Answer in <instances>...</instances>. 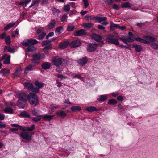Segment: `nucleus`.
I'll return each mask as SVG.
<instances>
[{
  "mask_svg": "<svg viewBox=\"0 0 158 158\" xmlns=\"http://www.w3.org/2000/svg\"><path fill=\"white\" fill-rule=\"evenodd\" d=\"M106 40L108 43L112 44L115 46H118L119 44V42L118 39L124 43L126 41L128 42H132L134 41V40L130 37L122 35L121 37H118V35H117L114 37V36L112 34H107L106 36Z\"/></svg>",
  "mask_w": 158,
  "mask_h": 158,
  "instance_id": "nucleus-1",
  "label": "nucleus"
},
{
  "mask_svg": "<svg viewBox=\"0 0 158 158\" xmlns=\"http://www.w3.org/2000/svg\"><path fill=\"white\" fill-rule=\"evenodd\" d=\"M106 40L108 43L112 44L115 46H118L119 44V42L118 39L124 43L126 41L128 42H132L134 41V40L130 37L122 35L121 37H118V35H117L114 37V36L112 34H107L106 36Z\"/></svg>",
  "mask_w": 158,
  "mask_h": 158,
  "instance_id": "nucleus-2",
  "label": "nucleus"
},
{
  "mask_svg": "<svg viewBox=\"0 0 158 158\" xmlns=\"http://www.w3.org/2000/svg\"><path fill=\"white\" fill-rule=\"evenodd\" d=\"M28 94L26 93H20L18 94L19 100L17 102V105L19 108L24 109L26 104Z\"/></svg>",
  "mask_w": 158,
  "mask_h": 158,
  "instance_id": "nucleus-3",
  "label": "nucleus"
},
{
  "mask_svg": "<svg viewBox=\"0 0 158 158\" xmlns=\"http://www.w3.org/2000/svg\"><path fill=\"white\" fill-rule=\"evenodd\" d=\"M27 100L31 105L35 106L37 105L39 102L37 96L34 93H30Z\"/></svg>",
  "mask_w": 158,
  "mask_h": 158,
  "instance_id": "nucleus-4",
  "label": "nucleus"
},
{
  "mask_svg": "<svg viewBox=\"0 0 158 158\" xmlns=\"http://www.w3.org/2000/svg\"><path fill=\"white\" fill-rule=\"evenodd\" d=\"M67 62L66 60L58 56L55 57L52 59L53 64L56 67H59L63 63L66 64Z\"/></svg>",
  "mask_w": 158,
  "mask_h": 158,
  "instance_id": "nucleus-5",
  "label": "nucleus"
},
{
  "mask_svg": "<svg viewBox=\"0 0 158 158\" xmlns=\"http://www.w3.org/2000/svg\"><path fill=\"white\" fill-rule=\"evenodd\" d=\"M98 46V44L96 42L89 43L86 47L87 51L89 52H94L97 49Z\"/></svg>",
  "mask_w": 158,
  "mask_h": 158,
  "instance_id": "nucleus-6",
  "label": "nucleus"
},
{
  "mask_svg": "<svg viewBox=\"0 0 158 158\" xmlns=\"http://www.w3.org/2000/svg\"><path fill=\"white\" fill-rule=\"evenodd\" d=\"M38 41L35 39H29L26 40H24L21 42V44L23 46H27L29 45H33L37 44Z\"/></svg>",
  "mask_w": 158,
  "mask_h": 158,
  "instance_id": "nucleus-7",
  "label": "nucleus"
},
{
  "mask_svg": "<svg viewBox=\"0 0 158 158\" xmlns=\"http://www.w3.org/2000/svg\"><path fill=\"white\" fill-rule=\"evenodd\" d=\"M126 28L125 26H121L118 24H115L111 22L110 26V29L111 30L115 29H119L122 30H123Z\"/></svg>",
  "mask_w": 158,
  "mask_h": 158,
  "instance_id": "nucleus-8",
  "label": "nucleus"
},
{
  "mask_svg": "<svg viewBox=\"0 0 158 158\" xmlns=\"http://www.w3.org/2000/svg\"><path fill=\"white\" fill-rule=\"evenodd\" d=\"M88 62V59L86 56L83 57L77 61L79 65L83 66L85 65Z\"/></svg>",
  "mask_w": 158,
  "mask_h": 158,
  "instance_id": "nucleus-9",
  "label": "nucleus"
},
{
  "mask_svg": "<svg viewBox=\"0 0 158 158\" xmlns=\"http://www.w3.org/2000/svg\"><path fill=\"white\" fill-rule=\"evenodd\" d=\"M31 56L33 58L39 60L41 59H45V56L44 53H39L33 54Z\"/></svg>",
  "mask_w": 158,
  "mask_h": 158,
  "instance_id": "nucleus-10",
  "label": "nucleus"
},
{
  "mask_svg": "<svg viewBox=\"0 0 158 158\" xmlns=\"http://www.w3.org/2000/svg\"><path fill=\"white\" fill-rule=\"evenodd\" d=\"M86 34V31L83 29H81L75 32L74 35L76 36H83Z\"/></svg>",
  "mask_w": 158,
  "mask_h": 158,
  "instance_id": "nucleus-11",
  "label": "nucleus"
},
{
  "mask_svg": "<svg viewBox=\"0 0 158 158\" xmlns=\"http://www.w3.org/2000/svg\"><path fill=\"white\" fill-rule=\"evenodd\" d=\"M91 38L97 42H99L102 40L101 36L98 34L93 33L90 35Z\"/></svg>",
  "mask_w": 158,
  "mask_h": 158,
  "instance_id": "nucleus-12",
  "label": "nucleus"
},
{
  "mask_svg": "<svg viewBox=\"0 0 158 158\" xmlns=\"http://www.w3.org/2000/svg\"><path fill=\"white\" fill-rule=\"evenodd\" d=\"M24 86L25 87L27 88L29 90L35 93L34 90L35 87L33 86V84L28 82H26L24 83Z\"/></svg>",
  "mask_w": 158,
  "mask_h": 158,
  "instance_id": "nucleus-13",
  "label": "nucleus"
},
{
  "mask_svg": "<svg viewBox=\"0 0 158 158\" xmlns=\"http://www.w3.org/2000/svg\"><path fill=\"white\" fill-rule=\"evenodd\" d=\"M34 84L37 86L36 87H35V89H34L35 93H38L39 90V89L43 87L44 84L37 81H35Z\"/></svg>",
  "mask_w": 158,
  "mask_h": 158,
  "instance_id": "nucleus-14",
  "label": "nucleus"
},
{
  "mask_svg": "<svg viewBox=\"0 0 158 158\" xmlns=\"http://www.w3.org/2000/svg\"><path fill=\"white\" fill-rule=\"evenodd\" d=\"M20 136L22 138L27 140H31L32 139L31 136L29 135L26 132H21Z\"/></svg>",
  "mask_w": 158,
  "mask_h": 158,
  "instance_id": "nucleus-15",
  "label": "nucleus"
},
{
  "mask_svg": "<svg viewBox=\"0 0 158 158\" xmlns=\"http://www.w3.org/2000/svg\"><path fill=\"white\" fill-rule=\"evenodd\" d=\"M56 24V21L54 20H53L47 26V30H49L53 28L55 26Z\"/></svg>",
  "mask_w": 158,
  "mask_h": 158,
  "instance_id": "nucleus-16",
  "label": "nucleus"
},
{
  "mask_svg": "<svg viewBox=\"0 0 158 158\" xmlns=\"http://www.w3.org/2000/svg\"><path fill=\"white\" fill-rule=\"evenodd\" d=\"M70 44L72 47L75 48L80 46L81 44V42L80 41L75 40L72 41Z\"/></svg>",
  "mask_w": 158,
  "mask_h": 158,
  "instance_id": "nucleus-17",
  "label": "nucleus"
},
{
  "mask_svg": "<svg viewBox=\"0 0 158 158\" xmlns=\"http://www.w3.org/2000/svg\"><path fill=\"white\" fill-rule=\"evenodd\" d=\"M20 117L29 118L31 117L30 114L26 111L21 112L19 115Z\"/></svg>",
  "mask_w": 158,
  "mask_h": 158,
  "instance_id": "nucleus-18",
  "label": "nucleus"
},
{
  "mask_svg": "<svg viewBox=\"0 0 158 158\" xmlns=\"http://www.w3.org/2000/svg\"><path fill=\"white\" fill-rule=\"evenodd\" d=\"M26 46L27 47L26 50L28 52H35L37 50V48L32 45H29Z\"/></svg>",
  "mask_w": 158,
  "mask_h": 158,
  "instance_id": "nucleus-19",
  "label": "nucleus"
},
{
  "mask_svg": "<svg viewBox=\"0 0 158 158\" xmlns=\"http://www.w3.org/2000/svg\"><path fill=\"white\" fill-rule=\"evenodd\" d=\"M69 42L68 41H64L63 42H61L59 43V48L61 49H63L67 47Z\"/></svg>",
  "mask_w": 158,
  "mask_h": 158,
  "instance_id": "nucleus-20",
  "label": "nucleus"
},
{
  "mask_svg": "<svg viewBox=\"0 0 158 158\" xmlns=\"http://www.w3.org/2000/svg\"><path fill=\"white\" fill-rule=\"evenodd\" d=\"M35 128V125L33 124L30 127H25L24 128H22V131H32Z\"/></svg>",
  "mask_w": 158,
  "mask_h": 158,
  "instance_id": "nucleus-21",
  "label": "nucleus"
},
{
  "mask_svg": "<svg viewBox=\"0 0 158 158\" xmlns=\"http://www.w3.org/2000/svg\"><path fill=\"white\" fill-rule=\"evenodd\" d=\"M132 47L134 48L135 51L137 52H140L142 49L143 48L141 45L134 44L132 45Z\"/></svg>",
  "mask_w": 158,
  "mask_h": 158,
  "instance_id": "nucleus-22",
  "label": "nucleus"
},
{
  "mask_svg": "<svg viewBox=\"0 0 158 158\" xmlns=\"http://www.w3.org/2000/svg\"><path fill=\"white\" fill-rule=\"evenodd\" d=\"M52 49V46L51 45L45 47L43 49V51L45 54L48 53Z\"/></svg>",
  "mask_w": 158,
  "mask_h": 158,
  "instance_id": "nucleus-23",
  "label": "nucleus"
},
{
  "mask_svg": "<svg viewBox=\"0 0 158 158\" xmlns=\"http://www.w3.org/2000/svg\"><path fill=\"white\" fill-rule=\"evenodd\" d=\"M51 66V63L48 62L44 63L41 65L42 68L45 70L49 69Z\"/></svg>",
  "mask_w": 158,
  "mask_h": 158,
  "instance_id": "nucleus-24",
  "label": "nucleus"
},
{
  "mask_svg": "<svg viewBox=\"0 0 158 158\" xmlns=\"http://www.w3.org/2000/svg\"><path fill=\"white\" fill-rule=\"evenodd\" d=\"M15 24V22H12L9 24H7L6 26L4 27V29L6 31H8L11 27H13Z\"/></svg>",
  "mask_w": 158,
  "mask_h": 158,
  "instance_id": "nucleus-25",
  "label": "nucleus"
},
{
  "mask_svg": "<svg viewBox=\"0 0 158 158\" xmlns=\"http://www.w3.org/2000/svg\"><path fill=\"white\" fill-rule=\"evenodd\" d=\"M10 73V70L6 68H3L0 71V73L2 74L4 76H6Z\"/></svg>",
  "mask_w": 158,
  "mask_h": 158,
  "instance_id": "nucleus-26",
  "label": "nucleus"
},
{
  "mask_svg": "<svg viewBox=\"0 0 158 158\" xmlns=\"http://www.w3.org/2000/svg\"><path fill=\"white\" fill-rule=\"evenodd\" d=\"M64 29L61 26H60L57 27L55 30V33L57 35H59L61 33V31H63Z\"/></svg>",
  "mask_w": 158,
  "mask_h": 158,
  "instance_id": "nucleus-27",
  "label": "nucleus"
},
{
  "mask_svg": "<svg viewBox=\"0 0 158 158\" xmlns=\"http://www.w3.org/2000/svg\"><path fill=\"white\" fill-rule=\"evenodd\" d=\"M22 69H16L15 73H13V76L14 77H19L21 74Z\"/></svg>",
  "mask_w": 158,
  "mask_h": 158,
  "instance_id": "nucleus-28",
  "label": "nucleus"
},
{
  "mask_svg": "<svg viewBox=\"0 0 158 158\" xmlns=\"http://www.w3.org/2000/svg\"><path fill=\"white\" fill-rule=\"evenodd\" d=\"M56 114L58 116L61 117L65 116L66 115V114L63 110H60L58 112H56Z\"/></svg>",
  "mask_w": 158,
  "mask_h": 158,
  "instance_id": "nucleus-29",
  "label": "nucleus"
},
{
  "mask_svg": "<svg viewBox=\"0 0 158 158\" xmlns=\"http://www.w3.org/2000/svg\"><path fill=\"white\" fill-rule=\"evenodd\" d=\"M81 109V107L77 106H73L71 108V110L73 112L79 111Z\"/></svg>",
  "mask_w": 158,
  "mask_h": 158,
  "instance_id": "nucleus-30",
  "label": "nucleus"
},
{
  "mask_svg": "<svg viewBox=\"0 0 158 158\" xmlns=\"http://www.w3.org/2000/svg\"><path fill=\"white\" fill-rule=\"evenodd\" d=\"M39 111L38 110H36L35 109H33L32 111V115L36 117H41V115L39 114Z\"/></svg>",
  "mask_w": 158,
  "mask_h": 158,
  "instance_id": "nucleus-31",
  "label": "nucleus"
},
{
  "mask_svg": "<svg viewBox=\"0 0 158 158\" xmlns=\"http://www.w3.org/2000/svg\"><path fill=\"white\" fill-rule=\"evenodd\" d=\"M5 113L7 114H12L13 113V110L9 107H6L4 109Z\"/></svg>",
  "mask_w": 158,
  "mask_h": 158,
  "instance_id": "nucleus-32",
  "label": "nucleus"
},
{
  "mask_svg": "<svg viewBox=\"0 0 158 158\" xmlns=\"http://www.w3.org/2000/svg\"><path fill=\"white\" fill-rule=\"evenodd\" d=\"M10 56L7 55V56L4 59L3 63L4 64H9L10 63Z\"/></svg>",
  "mask_w": 158,
  "mask_h": 158,
  "instance_id": "nucleus-33",
  "label": "nucleus"
},
{
  "mask_svg": "<svg viewBox=\"0 0 158 158\" xmlns=\"http://www.w3.org/2000/svg\"><path fill=\"white\" fill-rule=\"evenodd\" d=\"M107 98V97L106 95H101L99 96V98L97 100L99 102H103Z\"/></svg>",
  "mask_w": 158,
  "mask_h": 158,
  "instance_id": "nucleus-34",
  "label": "nucleus"
},
{
  "mask_svg": "<svg viewBox=\"0 0 158 158\" xmlns=\"http://www.w3.org/2000/svg\"><path fill=\"white\" fill-rule=\"evenodd\" d=\"M52 13L54 15H58L60 12V11L58 9L53 7L52 8Z\"/></svg>",
  "mask_w": 158,
  "mask_h": 158,
  "instance_id": "nucleus-35",
  "label": "nucleus"
},
{
  "mask_svg": "<svg viewBox=\"0 0 158 158\" xmlns=\"http://www.w3.org/2000/svg\"><path fill=\"white\" fill-rule=\"evenodd\" d=\"M53 116H54L53 115H45L43 116L42 118L45 120L50 121L52 119Z\"/></svg>",
  "mask_w": 158,
  "mask_h": 158,
  "instance_id": "nucleus-36",
  "label": "nucleus"
},
{
  "mask_svg": "<svg viewBox=\"0 0 158 158\" xmlns=\"http://www.w3.org/2000/svg\"><path fill=\"white\" fill-rule=\"evenodd\" d=\"M50 45H52V44L50 43L49 40H45L43 41L41 43V45L42 46H45V47Z\"/></svg>",
  "mask_w": 158,
  "mask_h": 158,
  "instance_id": "nucleus-37",
  "label": "nucleus"
},
{
  "mask_svg": "<svg viewBox=\"0 0 158 158\" xmlns=\"http://www.w3.org/2000/svg\"><path fill=\"white\" fill-rule=\"evenodd\" d=\"M94 24L91 22L85 23L83 24V26L84 28H90L93 26Z\"/></svg>",
  "mask_w": 158,
  "mask_h": 158,
  "instance_id": "nucleus-38",
  "label": "nucleus"
},
{
  "mask_svg": "<svg viewBox=\"0 0 158 158\" xmlns=\"http://www.w3.org/2000/svg\"><path fill=\"white\" fill-rule=\"evenodd\" d=\"M95 17L96 18V19L99 22H100L103 21H106L107 20V18L106 17H98L96 16Z\"/></svg>",
  "mask_w": 158,
  "mask_h": 158,
  "instance_id": "nucleus-39",
  "label": "nucleus"
},
{
  "mask_svg": "<svg viewBox=\"0 0 158 158\" xmlns=\"http://www.w3.org/2000/svg\"><path fill=\"white\" fill-rule=\"evenodd\" d=\"M35 69V68H31L30 65H28L25 68L24 71V73L26 74L28 73V71H31L32 70Z\"/></svg>",
  "mask_w": 158,
  "mask_h": 158,
  "instance_id": "nucleus-40",
  "label": "nucleus"
},
{
  "mask_svg": "<svg viewBox=\"0 0 158 158\" xmlns=\"http://www.w3.org/2000/svg\"><path fill=\"white\" fill-rule=\"evenodd\" d=\"M121 6L122 8H130L131 6V5L130 3L128 2H125L122 4Z\"/></svg>",
  "mask_w": 158,
  "mask_h": 158,
  "instance_id": "nucleus-41",
  "label": "nucleus"
},
{
  "mask_svg": "<svg viewBox=\"0 0 158 158\" xmlns=\"http://www.w3.org/2000/svg\"><path fill=\"white\" fill-rule=\"evenodd\" d=\"M46 33L45 32H43L40 34L37 37V39L39 40H42L44 37L46 35Z\"/></svg>",
  "mask_w": 158,
  "mask_h": 158,
  "instance_id": "nucleus-42",
  "label": "nucleus"
},
{
  "mask_svg": "<svg viewBox=\"0 0 158 158\" xmlns=\"http://www.w3.org/2000/svg\"><path fill=\"white\" fill-rule=\"evenodd\" d=\"M95 110V107L94 106H89L86 108V110L89 112L94 111Z\"/></svg>",
  "mask_w": 158,
  "mask_h": 158,
  "instance_id": "nucleus-43",
  "label": "nucleus"
},
{
  "mask_svg": "<svg viewBox=\"0 0 158 158\" xmlns=\"http://www.w3.org/2000/svg\"><path fill=\"white\" fill-rule=\"evenodd\" d=\"M118 102L117 101L114 99H111L109 100L108 103L109 105H112L116 104Z\"/></svg>",
  "mask_w": 158,
  "mask_h": 158,
  "instance_id": "nucleus-44",
  "label": "nucleus"
},
{
  "mask_svg": "<svg viewBox=\"0 0 158 158\" xmlns=\"http://www.w3.org/2000/svg\"><path fill=\"white\" fill-rule=\"evenodd\" d=\"M151 47L154 49L158 50V44L155 43H152L150 44Z\"/></svg>",
  "mask_w": 158,
  "mask_h": 158,
  "instance_id": "nucleus-45",
  "label": "nucleus"
},
{
  "mask_svg": "<svg viewBox=\"0 0 158 158\" xmlns=\"http://www.w3.org/2000/svg\"><path fill=\"white\" fill-rule=\"evenodd\" d=\"M60 106L58 105L55 106L54 104H52L51 105L50 108L51 110H54L59 108Z\"/></svg>",
  "mask_w": 158,
  "mask_h": 158,
  "instance_id": "nucleus-46",
  "label": "nucleus"
},
{
  "mask_svg": "<svg viewBox=\"0 0 158 158\" xmlns=\"http://www.w3.org/2000/svg\"><path fill=\"white\" fill-rule=\"evenodd\" d=\"M11 126L12 127H15L16 128H18L19 129V130H22L23 127L20 125H19L17 124H13L11 125Z\"/></svg>",
  "mask_w": 158,
  "mask_h": 158,
  "instance_id": "nucleus-47",
  "label": "nucleus"
},
{
  "mask_svg": "<svg viewBox=\"0 0 158 158\" xmlns=\"http://www.w3.org/2000/svg\"><path fill=\"white\" fill-rule=\"evenodd\" d=\"M149 36H144L143 37V39L144 44H147L149 43Z\"/></svg>",
  "mask_w": 158,
  "mask_h": 158,
  "instance_id": "nucleus-48",
  "label": "nucleus"
},
{
  "mask_svg": "<svg viewBox=\"0 0 158 158\" xmlns=\"http://www.w3.org/2000/svg\"><path fill=\"white\" fill-rule=\"evenodd\" d=\"M69 4L64 5L63 10L66 12L69 11L70 9V7L69 6Z\"/></svg>",
  "mask_w": 158,
  "mask_h": 158,
  "instance_id": "nucleus-49",
  "label": "nucleus"
},
{
  "mask_svg": "<svg viewBox=\"0 0 158 158\" xmlns=\"http://www.w3.org/2000/svg\"><path fill=\"white\" fill-rule=\"evenodd\" d=\"M31 1V0H27L26 1H23L19 3V5L21 6L23 5H26L27 4H28Z\"/></svg>",
  "mask_w": 158,
  "mask_h": 158,
  "instance_id": "nucleus-50",
  "label": "nucleus"
},
{
  "mask_svg": "<svg viewBox=\"0 0 158 158\" xmlns=\"http://www.w3.org/2000/svg\"><path fill=\"white\" fill-rule=\"evenodd\" d=\"M134 40H135L136 41H138L139 42H140L141 43H144V42H145L144 41L143 39H142L140 37H136L134 38Z\"/></svg>",
  "mask_w": 158,
  "mask_h": 158,
  "instance_id": "nucleus-51",
  "label": "nucleus"
},
{
  "mask_svg": "<svg viewBox=\"0 0 158 158\" xmlns=\"http://www.w3.org/2000/svg\"><path fill=\"white\" fill-rule=\"evenodd\" d=\"M67 17L68 16L66 14H64L60 19V21L62 22H64Z\"/></svg>",
  "mask_w": 158,
  "mask_h": 158,
  "instance_id": "nucleus-52",
  "label": "nucleus"
},
{
  "mask_svg": "<svg viewBox=\"0 0 158 158\" xmlns=\"http://www.w3.org/2000/svg\"><path fill=\"white\" fill-rule=\"evenodd\" d=\"M104 2L107 5H110L113 2L112 0H103Z\"/></svg>",
  "mask_w": 158,
  "mask_h": 158,
  "instance_id": "nucleus-53",
  "label": "nucleus"
},
{
  "mask_svg": "<svg viewBox=\"0 0 158 158\" xmlns=\"http://www.w3.org/2000/svg\"><path fill=\"white\" fill-rule=\"evenodd\" d=\"M16 104L14 102H9L8 103H7L6 105V106H11L12 107H13L15 106Z\"/></svg>",
  "mask_w": 158,
  "mask_h": 158,
  "instance_id": "nucleus-54",
  "label": "nucleus"
},
{
  "mask_svg": "<svg viewBox=\"0 0 158 158\" xmlns=\"http://www.w3.org/2000/svg\"><path fill=\"white\" fill-rule=\"evenodd\" d=\"M5 42L7 44H9L10 43V36L6 37L5 39Z\"/></svg>",
  "mask_w": 158,
  "mask_h": 158,
  "instance_id": "nucleus-55",
  "label": "nucleus"
},
{
  "mask_svg": "<svg viewBox=\"0 0 158 158\" xmlns=\"http://www.w3.org/2000/svg\"><path fill=\"white\" fill-rule=\"evenodd\" d=\"M31 61L32 63L34 64L35 65H37L39 63V60H36L33 58L31 59Z\"/></svg>",
  "mask_w": 158,
  "mask_h": 158,
  "instance_id": "nucleus-56",
  "label": "nucleus"
},
{
  "mask_svg": "<svg viewBox=\"0 0 158 158\" xmlns=\"http://www.w3.org/2000/svg\"><path fill=\"white\" fill-rule=\"evenodd\" d=\"M149 42H156L157 41V39L151 36H149Z\"/></svg>",
  "mask_w": 158,
  "mask_h": 158,
  "instance_id": "nucleus-57",
  "label": "nucleus"
},
{
  "mask_svg": "<svg viewBox=\"0 0 158 158\" xmlns=\"http://www.w3.org/2000/svg\"><path fill=\"white\" fill-rule=\"evenodd\" d=\"M84 2L85 7L87 8L89 5V2L88 0H82Z\"/></svg>",
  "mask_w": 158,
  "mask_h": 158,
  "instance_id": "nucleus-58",
  "label": "nucleus"
},
{
  "mask_svg": "<svg viewBox=\"0 0 158 158\" xmlns=\"http://www.w3.org/2000/svg\"><path fill=\"white\" fill-rule=\"evenodd\" d=\"M74 29V26H68L67 27V30L69 31H71L73 30Z\"/></svg>",
  "mask_w": 158,
  "mask_h": 158,
  "instance_id": "nucleus-59",
  "label": "nucleus"
},
{
  "mask_svg": "<svg viewBox=\"0 0 158 158\" xmlns=\"http://www.w3.org/2000/svg\"><path fill=\"white\" fill-rule=\"evenodd\" d=\"M57 77L58 78L61 79H65L67 78L66 76L63 75L61 74H58L57 75Z\"/></svg>",
  "mask_w": 158,
  "mask_h": 158,
  "instance_id": "nucleus-60",
  "label": "nucleus"
},
{
  "mask_svg": "<svg viewBox=\"0 0 158 158\" xmlns=\"http://www.w3.org/2000/svg\"><path fill=\"white\" fill-rule=\"evenodd\" d=\"M8 48V52L11 53H14L15 52V49L14 48H11L10 47H9Z\"/></svg>",
  "mask_w": 158,
  "mask_h": 158,
  "instance_id": "nucleus-61",
  "label": "nucleus"
},
{
  "mask_svg": "<svg viewBox=\"0 0 158 158\" xmlns=\"http://www.w3.org/2000/svg\"><path fill=\"white\" fill-rule=\"evenodd\" d=\"M73 78H77L78 79H83V77H82L79 74H77L75 75L73 77Z\"/></svg>",
  "mask_w": 158,
  "mask_h": 158,
  "instance_id": "nucleus-62",
  "label": "nucleus"
},
{
  "mask_svg": "<svg viewBox=\"0 0 158 158\" xmlns=\"http://www.w3.org/2000/svg\"><path fill=\"white\" fill-rule=\"evenodd\" d=\"M31 119L36 122H38L41 120L40 118H39L35 117H32L31 118Z\"/></svg>",
  "mask_w": 158,
  "mask_h": 158,
  "instance_id": "nucleus-63",
  "label": "nucleus"
},
{
  "mask_svg": "<svg viewBox=\"0 0 158 158\" xmlns=\"http://www.w3.org/2000/svg\"><path fill=\"white\" fill-rule=\"evenodd\" d=\"M97 28L100 30H104L105 29V27L101 25H98L97 26Z\"/></svg>",
  "mask_w": 158,
  "mask_h": 158,
  "instance_id": "nucleus-64",
  "label": "nucleus"
}]
</instances>
